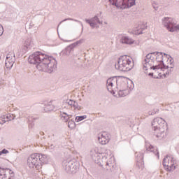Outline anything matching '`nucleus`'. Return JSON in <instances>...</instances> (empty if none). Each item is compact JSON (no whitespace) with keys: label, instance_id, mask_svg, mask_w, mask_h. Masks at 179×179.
Returning <instances> with one entry per match:
<instances>
[{"label":"nucleus","instance_id":"33","mask_svg":"<svg viewBox=\"0 0 179 179\" xmlns=\"http://www.w3.org/2000/svg\"><path fill=\"white\" fill-rule=\"evenodd\" d=\"M127 89H129V90H132L134 89V83L132 81L127 83Z\"/></svg>","mask_w":179,"mask_h":179},{"label":"nucleus","instance_id":"4","mask_svg":"<svg viewBox=\"0 0 179 179\" xmlns=\"http://www.w3.org/2000/svg\"><path fill=\"white\" fill-rule=\"evenodd\" d=\"M48 163V157L46 155L33 154L28 157L27 164L29 169L40 170L43 164Z\"/></svg>","mask_w":179,"mask_h":179},{"label":"nucleus","instance_id":"43","mask_svg":"<svg viewBox=\"0 0 179 179\" xmlns=\"http://www.w3.org/2000/svg\"><path fill=\"white\" fill-rule=\"evenodd\" d=\"M171 72H173V69H171V67H170L169 71L166 72V74H164V76H166V75H170V73H171Z\"/></svg>","mask_w":179,"mask_h":179},{"label":"nucleus","instance_id":"11","mask_svg":"<svg viewBox=\"0 0 179 179\" xmlns=\"http://www.w3.org/2000/svg\"><path fill=\"white\" fill-rule=\"evenodd\" d=\"M110 138L111 136H110V134L103 131L98 134V142L101 145H107L110 142Z\"/></svg>","mask_w":179,"mask_h":179},{"label":"nucleus","instance_id":"21","mask_svg":"<svg viewBox=\"0 0 179 179\" xmlns=\"http://www.w3.org/2000/svg\"><path fill=\"white\" fill-rule=\"evenodd\" d=\"M120 43L122 44H134V40L128 36H122L120 39Z\"/></svg>","mask_w":179,"mask_h":179},{"label":"nucleus","instance_id":"8","mask_svg":"<svg viewBox=\"0 0 179 179\" xmlns=\"http://www.w3.org/2000/svg\"><path fill=\"white\" fill-rule=\"evenodd\" d=\"M162 24L166 27V30L173 33V31H178L179 26L176 23V20L170 17H164L162 19Z\"/></svg>","mask_w":179,"mask_h":179},{"label":"nucleus","instance_id":"20","mask_svg":"<svg viewBox=\"0 0 179 179\" xmlns=\"http://www.w3.org/2000/svg\"><path fill=\"white\" fill-rule=\"evenodd\" d=\"M52 101H50L49 102H45L44 111L45 113H48V111H54V110H55V106L52 105Z\"/></svg>","mask_w":179,"mask_h":179},{"label":"nucleus","instance_id":"27","mask_svg":"<svg viewBox=\"0 0 179 179\" xmlns=\"http://www.w3.org/2000/svg\"><path fill=\"white\" fill-rule=\"evenodd\" d=\"M118 95L120 97H124V96H127L129 93V92H127V90H118Z\"/></svg>","mask_w":179,"mask_h":179},{"label":"nucleus","instance_id":"23","mask_svg":"<svg viewBox=\"0 0 179 179\" xmlns=\"http://www.w3.org/2000/svg\"><path fill=\"white\" fill-rule=\"evenodd\" d=\"M38 118L34 117V116L28 117L29 128H33L34 127V122Z\"/></svg>","mask_w":179,"mask_h":179},{"label":"nucleus","instance_id":"30","mask_svg":"<svg viewBox=\"0 0 179 179\" xmlns=\"http://www.w3.org/2000/svg\"><path fill=\"white\" fill-rule=\"evenodd\" d=\"M68 127L71 128V129H73L76 127V124H75V121L71 120L68 122Z\"/></svg>","mask_w":179,"mask_h":179},{"label":"nucleus","instance_id":"1","mask_svg":"<svg viewBox=\"0 0 179 179\" xmlns=\"http://www.w3.org/2000/svg\"><path fill=\"white\" fill-rule=\"evenodd\" d=\"M28 62L29 64L36 65L38 71L48 72V73H52L57 69V60L41 52H35L31 55Z\"/></svg>","mask_w":179,"mask_h":179},{"label":"nucleus","instance_id":"14","mask_svg":"<svg viewBox=\"0 0 179 179\" xmlns=\"http://www.w3.org/2000/svg\"><path fill=\"white\" fill-rule=\"evenodd\" d=\"M86 23H88L92 29H94V27H98L97 24H103V22L99 20V17L94 16V17L91 18L90 20H85Z\"/></svg>","mask_w":179,"mask_h":179},{"label":"nucleus","instance_id":"26","mask_svg":"<svg viewBox=\"0 0 179 179\" xmlns=\"http://www.w3.org/2000/svg\"><path fill=\"white\" fill-rule=\"evenodd\" d=\"M136 162H143V153L136 152Z\"/></svg>","mask_w":179,"mask_h":179},{"label":"nucleus","instance_id":"29","mask_svg":"<svg viewBox=\"0 0 179 179\" xmlns=\"http://www.w3.org/2000/svg\"><path fill=\"white\" fill-rule=\"evenodd\" d=\"M13 58H15V59H16V57L15 56V52H10L7 55L6 59H13Z\"/></svg>","mask_w":179,"mask_h":179},{"label":"nucleus","instance_id":"44","mask_svg":"<svg viewBox=\"0 0 179 179\" xmlns=\"http://www.w3.org/2000/svg\"><path fill=\"white\" fill-rule=\"evenodd\" d=\"M166 58H167V59H171V58H173V57H172L171 56H170V55H168V56H167Z\"/></svg>","mask_w":179,"mask_h":179},{"label":"nucleus","instance_id":"2","mask_svg":"<svg viewBox=\"0 0 179 179\" xmlns=\"http://www.w3.org/2000/svg\"><path fill=\"white\" fill-rule=\"evenodd\" d=\"M91 156L93 160L99 164V166H101V167L105 166V173H111V169L114 167L115 162L114 161V157L111 156L110 150H106L105 152L100 153L99 152V148H95L91 150Z\"/></svg>","mask_w":179,"mask_h":179},{"label":"nucleus","instance_id":"42","mask_svg":"<svg viewBox=\"0 0 179 179\" xmlns=\"http://www.w3.org/2000/svg\"><path fill=\"white\" fill-rule=\"evenodd\" d=\"M3 34V27L0 24V36H2Z\"/></svg>","mask_w":179,"mask_h":179},{"label":"nucleus","instance_id":"13","mask_svg":"<svg viewBox=\"0 0 179 179\" xmlns=\"http://www.w3.org/2000/svg\"><path fill=\"white\" fill-rule=\"evenodd\" d=\"M117 77H113L107 80L106 85L108 92H111L113 94H115V92L113 90V86L114 85H117Z\"/></svg>","mask_w":179,"mask_h":179},{"label":"nucleus","instance_id":"40","mask_svg":"<svg viewBox=\"0 0 179 179\" xmlns=\"http://www.w3.org/2000/svg\"><path fill=\"white\" fill-rule=\"evenodd\" d=\"M75 102V101L70 99V100H67V103L69 104V106H71V107L73 106V103Z\"/></svg>","mask_w":179,"mask_h":179},{"label":"nucleus","instance_id":"28","mask_svg":"<svg viewBox=\"0 0 179 179\" xmlns=\"http://www.w3.org/2000/svg\"><path fill=\"white\" fill-rule=\"evenodd\" d=\"M85 43V39H80L79 41H77L76 42L72 43V46L75 48L78 47V45H80V44H83Z\"/></svg>","mask_w":179,"mask_h":179},{"label":"nucleus","instance_id":"46","mask_svg":"<svg viewBox=\"0 0 179 179\" xmlns=\"http://www.w3.org/2000/svg\"><path fill=\"white\" fill-rule=\"evenodd\" d=\"M40 135H41L42 136L44 135V132H43V131H41V133H40Z\"/></svg>","mask_w":179,"mask_h":179},{"label":"nucleus","instance_id":"19","mask_svg":"<svg viewBox=\"0 0 179 179\" xmlns=\"http://www.w3.org/2000/svg\"><path fill=\"white\" fill-rule=\"evenodd\" d=\"M146 29H148V26L145 24H139L138 27L134 28V34L136 35L142 34V31H143V30H146Z\"/></svg>","mask_w":179,"mask_h":179},{"label":"nucleus","instance_id":"7","mask_svg":"<svg viewBox=\"0 0 179 179\" xmlns=\"http://www.w3.org/2000/svg\"><path fill=\"white\" fill-rule=\"evenodd\" d=\"M80 159L78 157L77 159L73 158L71 160H64L63 162V169L66 173L75 174V173H78L79 167L80 166Z\"/></svg>","mask_w":179,"mask_h":179},{"label":"nucleus","instance_id":"45","mask_svg":"<svg viewBox=\"0 0 179 179\" xmlns=\"http://www.w3.org/2000/svg\"><path fill=\"white\" fill-rule=\"evenodd\" d=\"M148 76H152V78H153V73H150L148 74Z\"/></svg>","mask_w":179,"mask_h":179},{"label":"nucleus","instance_id":"49","mask_svg":"<svg viewBox=\"0 0 179 179\" xmlns=\"http://www.w3.org/2000/svg\"><path fill=\"white\" fill-rule=\"evenodd\" d=\"M81 26H82V27H83V28H82V30H83V24H82Z\"/></svg>","mask_w":179,"mask_h":179},{"label":"nucleus","instance_id":"25","mask_svg":"<svg viewBox=\"0 0 179 179\" xmlns=\"http://www.w3.org/2000/svg\"><path fill=\"white\" fill-rule=\"evenodd\" d=\"M31 45V39L28 38L25 41L24 47L26 50H29L30 48V46Z\"/></svg>","mask_w":179,"mask_h":179},{"label":"nucleus","instance_id":"5","mask_svg":"<svg viewBox=\"0 0 179 179\" xmlns=\"http://www.w3.org/2000/svg\"><path fill=\"white\" fill-rule=\"evenodd\" d=\"M152 129L155 131V135L159 139L166 138L167 125H166V121L162 117H157L152 122Z\"/></svg>","mask_w":179,"mask_h":179},{"label":"nucleus","instance_id":"47","mask_svg":"<svg viewBox=\"0 0 179 179\" xmlns=\"http://www.w3.org/2000/svg\"><path fill=\"white\" fill-rule=\"evenodd\" d=\"M164 55H165V57H166V58H167V57H169V55H167L166 53H164Z\"/></svg>","mask_w":179,"mask_h":179},{"label":"nucleus","instance_id":"35","mask_svg":"<svg viewBox=\"0 0 179 179\" xmlns=\"http://www.w3.org/2000/svg\"><path fill=\"white\" fill-rule=\"evenodd\" d=\"M136 166L141 170L143 169V161L137 162Z\"/></svg>","mask_w":179,"mask_h":179},{"label":"nucleus","instance_id":"50","mask_svg":"<svg viewBox=\"0 0 179 179\" xmlns=\"http://www.w3.org/2000/svg\"><path fill=\"white\" fill-rule=\"evenodd\" d=\"M159 177H162V176H159Z\"/></svg>","mask_w":179,"mask_h":179},{"label":"nucleus","instance_id":"24","mask_svg":"<svg viewBox=\"0 0 179 179\" xmlns=\"http://www.w3.org/2000/svg\"><path fill=\"white\" fill-rule=\"evenodd\" d=\"M5 64H6V68H8L9 69H10V68L13 66V64H15V57H13L11 59H6Z\"/></svg>","mask_w":179,"mask_h":179},{"label":"nucleus","instance_id":"37","mask_svg":"<svg viewBox=\"0 0 179 179\" xmlns=\"http://www.w3.org/2000/svg\"><path fill=\"white\" fill-rule=\"evenodd\" d=\"M169 64L171 65V69H173L174 68V59L171 58L169 59Z\"/></svg>","mask_w":179,"mask_h":179},{"label":"nucleus","instance_id":"17","mask_svg":"<svg viewBox=\"0 0 179 179\" xmlns=\"http://www.w3.org/2000/svg\"><path fill=\"white\" fill-rule=\"evenodd\" d=\"M74 48H73L72 44H71L61 52L60 55H62V57H69V55H71V52L73 51Z\"/></svg>","mask_w":179,"mask_h":179},{"label":"nucleus","instance_id":"3","mask_svg":"<svg viewBox=\"0 0 179 179\" xmlns=\"http://www.w3.org/2000/svg\"><path fill=\"white\" fill-rule=\"evenodd\" d=\"M155 54L157 55L156 57V61L159 62L156 66H153V62H155V57H152V55ZM143 65L144 71H148V68H150V69H153L154 71L156 69H161V71L169 69V66H166L164 64V62L163 61V53L159 52L148 53L144 58Z\"/></svg>","mask_w":179,"mask_h":179},{"label":"nucleus","instance_id":"39","mask_svg":"<svg viewBox=\"0 0 179 179\" xmlns=\"http://www.w3.org/2000/svg\"><path fill=\"white\" fill-rule=\"evenodd\" d=\"M66 20H74L75 22H79V21H78L76 20H73L72 18H66V19H65V20H62V22H59V24H58V27H59V24H61V23L64 22H66Z\"/></svg>","mask_w":179,"mask_h":179},{"label":"nucleus","instance_id":"31","mask_svg":"<svg viewBox=\"0 0 179 179\" xmlns=\"http://www.w3.org/2000/svg\"><path fill=\"white\" fill-rule=\"evenodd\" d=\"M87 118V115H83V116H77L76 117V122H80V121H83V120H86Z\"/></svg>","mask_w":179,"mask_h":179},{"label":"nucleus","instance_id":"12","mask_svg":"<svg viewBox=\"0 0 179 179\" xmlns=\"http://www.w3.org/2000/svg\"><path fill=\"white\" fill-rule=\"evenodd\" d=\"M127 78L124 77H119L117 80V90H127Z\"/></svg>","mask_w":179,"mask_h":179},{"label":"nucleus","instance_id":"41","mask_svg":"<svg viewBox=\"0 0 179 179\" xmlns=\"http://www.w3.org/2000/svg\"><path fill=\"white\" fill-rule=\"evenodd\" d=\"M152 6H153L154 9H155V10H157L159 7L157 6V3H156V2H154L152 3Z\"/></svg>","mask_w":179,"mask_h":179},{"label":"nucleus","instance_id":"16","mask_svg":"<svg viewBox=\"0 0 179 179\" xmlns=\"http://www.w3.org/2000/svg\"><path fill=\"white\" fill-rule=\"evenodd\" d=\"M50 138V141L48 143V149L50 150L54 151L57 148V139L54 137V136H48Z\"/></svg>","mask_w":179,"mask_h":179},{"label":"nucleus","instance_id":"38","mask_svg":"<svg viewBox=\"0 0 179 179\" xmlns=\"http://www.w3.org/2000/svg\"><path fill=\"white\" fill-rule=\"evenodd\" d=\"M9 153V151H8V150L6 149H3L1 151H0V156H2V155H6Z\"/></svg>","mask_w":179,"mask_h":179},{"label":"nucleus","instance_id":"32","mask_svg":"<svg viewBox=\"0 0 179 179\" xmlns=\"http://www.w3.org/2000/svg\"><path fill=\"white\" fill-rule=\"evenodd\" d=\"M7 171H9L10 176L8 178V179H14L15 178V172L13 171L6 169Z\"/></svg>","mask_w":179,"mask_h":179},{"label":"nucleus","instance_id":"36","mask_svg":"<svg viewBox=\"0 0 179 179\" xmlns=\"http://www.w3.org/2000/svg\"><path fill=\"white\" fill-rule=\"evenodd\" d=\"M157 113H159V109L155 108L153 109L152 112H149V115H155V114H157Z\"/></svg>","mask_w":179,"mask_h":179},{"label":"nucleus","instance_id":"48","mask_svg":"<svg viewBox=\"0 0 179 179\" xmlns=\"http://www.w3.org/2000/svg\"><path fill=\"white\" fill-rule=\"evenodd\" d=\"M37 179H44L43 178L38 177Z\"/></svg>","mask_w":179,"mask_h":179},{"label":"nucleus","instance_id":"22","mask_svg":"<svg viewBox=\"0 0 179 179\" xmlns=\"http://www.w3.org/2000/svg\"><path fill=\"white\" fill-rule=\"evenodd\" d=\"M61 120L63 121V122H68L69 121L70 118H72V115H68L65 112L61 113Z\"/></svg>","mask_w":179,"mask_h":179},{"label":"nucleus","instance_id":"10","mask_svg":"<svg viewBox=\"0 0 179 179\" xmlns=\"http://www.w3.org/2000/svg\"><path fill=\"white\" fill-rule=\"evenodd\" d=\"M176 164H177V161L171 156L168 155L163 159V166L168 171H174Z\"/></svg>","mask_w":179,"mask_h":179},{"label":"nucleus","instance_id":"18","mask_svg":"<svg viewBox=\"0 0 179 179\" xmlns=\"http://www.w3.org/2000/svg\"><path fill=\"white\" fill-rule=\"evenodd\" d=\"M145 148H146V150H148V152H153L155 156H157V157L159 159V151L157 150V149L155 148L153 145H151L150 143H148V142L145 143Z\"/></svg>","mask_w":179,"mask_h":179},{"label":"nucleus","instance_id":"9","mask_svg":"<svg viewBox=\"0 0 179 179\" xmlns=\"http://www.w3.org/2000/svg\"><path fill=\"white\" fill-rule=\"evenodd\" d=\"M109 2L119 9H128L135 5V0H109Z\"/></svg>","mask_w":179,"mask_h":179},{"label":"nucleus","instance_id":"6","mask_svg":"<svg viewBox=\"0 0 179 179\" xmlns=\"http://www.w3.org/2000/svg\"><path fill=\"white\" fill-rule=\"evenodd\" d=\"M115 68L122 72H128L134 68L132 61L129 59V57L124 55L121 56L117 64H115Z\"/></svg>","mask_w":179,"mask_h":179},{"label":"nucleus","instance_id":"34","mask_svg":"<svg viewBox=\"0 0 179 179\" xmlns=\"http://www.w3.org/2000/svg\"><path fill=\"white\" fill-rule=\"evenodd\" d=\"M73 107L75 110H82V107L79 106V105L78 104V102H76V101H74L73 103Z\"/></svg>","mask_w":179,"mask_h":179},{"label":"nucleus","instance_id":"15","mask_svg":"<svg viewBox=\"0 0 179 179\" xmlns=\"http://www.w3.org/2000/svg\"><path fill=\"white\" fill-rule=\"evenodd\" d=\"M16 118V115L13 114L8 113L7 115H3L0 117V124L3 125L5 122H8L9 121H12Z\"/></svg>","mask_w":179,"mask_h":179}]
</instances>
